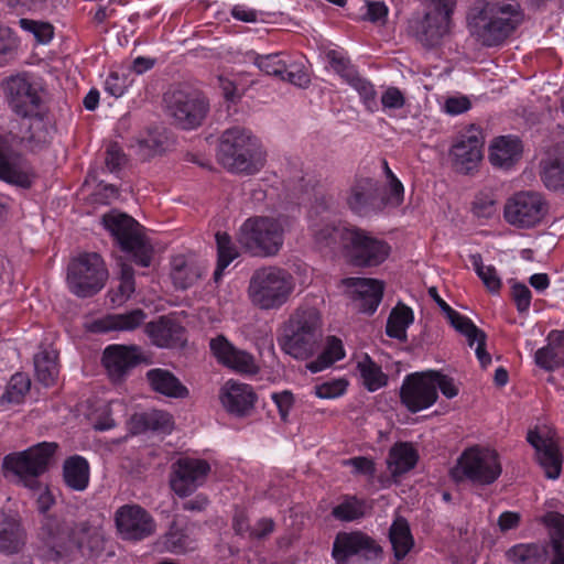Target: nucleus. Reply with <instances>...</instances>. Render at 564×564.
<instances>
[{
	"label": "nucleus",
	"instance_id": "obj_1",
	"mask_svg": "<svg viewBox=\"0 0 564 564\" xmlns=\"http://www.w3.org/2000/svg\"><path fill=\"white\" fill-rule=\"evenodd\" d=\"M523 21V12L514 1L487 2L467 14L469 35L481 46H499Z\"/></svg>",
	"mask_w": 564,
	"mask_h": 564
},
{
	"label": "nucleus",
	"instance_id": "obj_2",
	"mask_svg": "<svg viewBox=\"0 0 564 564\" xmlns=\"http://www.w3.org/2000/svg\"><path fill=\"white\" fill-rule=\"evenodd\" d=\"M292 224L293 219L286 215L252 216L241 224L237 240L252 256L274 257L282 249Z\"/></svg>",
	"mask_w": 564,
	"mask_h": 564
},
{
	"label": "nucleus",
	"instance_id": "obj_3",
	"mask_svg": "<svg viewBox=\"0 0 564 564\" xmlns=\"http://www.w3.org/2000/svg\"><path fill=\"white\" fill-rule=\"evenodd\" d=\"M262 144L249 130L240 127L227 129L219 144V160L230 172L252 175L265 163Z\"/></svg>",
	"mask_w": 564,
	"mask_h": 564
},
{
	"label": "nucleus",
	"instance_id": "obj_4",
	"mask_svg": "<svg viewBox=\"0 0 564 564\" xmlns=\"http://www.w3.org/2000/svg\"><path fill=\"white\" fill-rule=\"evenodd\" d=\"M295 290L294 276L284 268L264 265L250 276L247 296L260 311H278L284 306Z\"/></svg>",
	"mask_w": 564,
	"mask_h": 564
},
{
	"label": "nucleus",
	"instance_id": "obj_5",
	"mask_svg": "<svg viewBox=\"0 0 564 564\" xmlns=\"http://www.w3.org/2000/svg\"><path fill=\"white\" fill-rule=\"evenodd\" d=\"M321 317L315 308L297 310L283 328L280 345L295 359L306 360L319 348Z\"/></svg>",
	"mask_w": 564,
	"mask_h": 564
},
{
	"label": "nucleus",
	"instance_id": "obj_6",
	"mask_svg": "<svg viewBox=\"0 0 564 564\" xmlns=\"http://www.w3.org/2000/svg\"><path fill=\"white\" fill-rule=\"evenodd\" d=\"M102 225L131 261L143 268L151 265L153 247L137 220L113 210L102 216Z\"/></svg>",
	"mask_w": 564,
	"mask_h": 564
},
{
	"label": "nucleus",
	"instance_id": "obj_7",
	"mask_svg": "<svg viewBox=\"0 0 564 564\" xmlns=\"http://www.w3.org/2000/svg\"><path fill=\"white\" fill-rule=\"evenodd\" d=\"M499 454L486 446L475 445L463 451L449 475L456 482L468 480L476 485H491L501 475Z\"/></svg>",
	"mask_w": 564,
	"mask_h": 564
},
{
	"label": "nucleus",
	"instance_id": "obj_8",
	"mask_svg": "<svg viewBox=\"0 0 564 564\" xmlns=\"http://www.w3.org/2000/svg\"><path fill=\"white\" fill-rule=\"evenodd\" d=\"M57 447L54 442H43L25 451L9 454L3 458V468L15 476L24 487L31 490L40 489L39 477L48 469Z\"/></svg>",
	"mask_w": 564,
	"mask_h": 564
},
{
	"label": "nucleus",
	"instance_id": "obj_9",
	"mask_svg": "<svg viewBox=\"0 0 564 564\" xmlns=\"http://www.w3.org/2000/svg\"><path fill=\"white\" fill-rule=\"evenodd\" d=\"M108 278L102 258L96 252L82 253L74 258L67 268V286L78 297H89L98 293Z\"/></svg>",
	"mask_w": 564,
	"mask_h": 564
},
{
	"label": "nucleus",
	"instance_id": "obj_10",
	"mask_svg": "<svg viewBox=\"0 0 564 564\" xmlns=\"http://www.w3.org/2000/svg\"><path fill=\"white\" fill-rule=\"evenodd\" d=\"M167 115L185 130L195 129L205 119L209 105L204 95L189 86H181L164 96Z\"/></svg>",
	"mask_w": 564,
	"mask_h": 564
},
{
	"label": "nucleus",
	"instance_id": "obj_11",
	"mask_svg": "<svg viewBox=\"0 0 564 564\" xmlns=\"http://www.w3.org/2000/svg\"><path fill=\"white\" fill-rule=\"evenodd\" d=\"M333 234L340 236L343 247L354 264L358 267H377L390 256V245L366 230L352 227V229H332L330 235Z\"/></svg>",
	"mask_w": 564,
	"mask_h": 564
},
{
	"label": "nucleus",
	"instance_id": "obj_12",
	"mask_svg": "<svg viewBox=\"0 0 564 564\" xmlns=\"http://www.w3.org/2000/svg\"><path fill=\"white\" fill-rule=\"evenodd\" d=\"M549 214V203L535 191H520L505 203L503 218L517 229H532L540 226Z\"/></svg>",
	"mask_w": 564,
	"mask_h": 564
},
{
	"label": "nucleus",
	"instance_id": "obj_13",
	"mask_svg": "<svg viewBox=\"0 0 564 564\" xmlns=\"http://www.w3.org/2000/svg\"><path fill=\"white\" fill-rule=\"evenodd\" d=\"M4 93L10 108L20 118L45 112L41 89L26 74L8 78Z\"/></svg>",
	"mask_w": 564,
	"mask_h": 564
},
{
	"label": "nucleus",
	"instance_id": "obj_14",
	"mask_svg": "<svg viewBox=\"0 0 564 564\" xmlns=\"http://www.w3.org/2000/svg\"><path fill=\"white\" fill-rule=\"evenodd\" d=\"M484 138L478 128L470 126L454 139L448 152L453 167L463 174L471 173L482 160Z\"/></svg>",
	"mask_w": 564,
	"mask_h": 564
},
{
	"label": "nucleus",
	"instance_id": "obj_15",
	"mask_svg": "<svg viewBox=\"0 0 564 564\" xmlns=\"http://www.w3.org/2000/svg\"><path fill=\"white\" fill-rule=\"evenodd\" d=\"M209 471L210 465L207 460L181 457L172 466L171 489L178 497H188L206 481Z\"/></svg>",
	"mask_w": 564,
	"mask_h": 564
},
{
	"label": "nucleus",
	"instance_id": "obj_16",
	"mask_svg": "<svg viewBox=\"0 0 564 564\" xmlns=\"http://www.w3.org/2000/svg\"><path fill=\"white\" fill-rule=\"evenodd\" d=\"M434 384L431 370L408 375L400 390L402 403L413 413L431 408L438 397Z\"/></svg>",
	"mask_w": 564,
	"mask_h": 564
},
{
	"label": "nucleus",
	"instance_id": "obj_17",
	"mask_svg": "<svg viewBox=\"0 0 564 564\" xmlns=\"http://www.w3.org/2000/svg\"><path fill=\"white\" fill-rule=\"evenodd\" d=\"M120 536L127 541H141L156 530L153 517L139 505L121 506L115 513Z\"/></svg>",
	"mask_w": 564,
	"mask_h": 564
},
{
	"label": "nucleus",
	"instance_id": "obj_18",
	"mask_svg": "<svg viewBox=\"0 0 564 564\" xmlns=\"http://www.w3.org/2000/svg\"><path fill=\"white\" fill-rule=\"evenodd\" d=\"M430 295L437 303L440 308L446 315L451 325L464 335L470 347H475V354L482 368H486L491 362L490 355L486 351V335L480 330L468 317L459 314L453 310L436 292L435 289L430 290Z\"/></svg>",
	"mask_w": 564,
	"mask_h": 564
},
{
	"label": "nucleus",
	"instance_id": "obj_19",
	"mask_svg": "<svg viewBox=\"0 0 564 564\" xmlns=\"http://www.w3.org/2000/svg\"><path fill=\"white\" fill-rule=\"evenodd\" d=\"M380 551L375 540L362 532H340L335 538L332 555L336 564H347L351 556L372 558L377 557Z\"/></svg>",
	"mask_w": 564,
	"mask_h": 564
},
{
	"label": "nucleus",
	"instance_id": "obj_20",
	"mask_svg": "<svg viewBox=\"0 0 564 564\" xmlns=\"http://www.w3.org/2000/svg\"><path fill=\"white\" fill-rule=\"evenodd\" d=\"M209 348L216 360L239 373L254 375L259 367L254 357L236 348L224 335H218L209 341Z\"/></svg>",
	"mask_w": 564,
	"mask_h": 564
},
{
	"label": "nucleus",
	"instance_id": "obj_21",
	"mask_svg": "<svg viewBox=\"0 0 564 564\" xmlns=\"http://www.w3.org/2000/svg\"><path fill=\"white\" fill-rule=\"evenodd\" d=\"M218 398L229 414L239 417L247 415L257 400L251 386L236 380L226 381L219 390Z\"/></svg>",
	"mask_w": 564,
	"mask_h": 564
},
{
	"label": "nucleus",
	"instance_id": "obj_22",
	"mask_svg": "<svg viewBox=\"0 0 564 564\" xmlns=\"http://www.w3.org/2000/svg\"><path fill=\"white\" fill-rule=\"evenodd\" d=\"M341 283L357 303L359 311L371 314L377 310L383 294L382 282L376 279L347 278Z\"/></svg>",
	"mask_w": 564,
	"mask_h": 564
},
{
	"label": "nucleus",
	"instance_id": "obj_23",
	"mask_svg": "<svg viewBox=\"0 0 564 564\" xmlns=\"http://www.w3.org/2000/svg\"><path fill=\"white\" fill-rule=\"evenodd\" d=\"M141 359V350L135 345H110L102 355V364L113 381L121 380Z\"/></svg>",
	"mask_w": 564,
	"mask_h": 564
},
{
	"label": "nucleus",
	"instance_id": "obj_24",
	"mask_svg": "<svg viewBox=\"0 0 564 564\" xmlns=\"http://www.w3.org/2000/svg\"><path fill=\"white\" fill-rule=\"evenodd\" d=\"M0 178L21 187H29L32 184V173L30 166L21 156L12 152L8 140L1 134Z\"/></svg>",
	"mask_w": 564,
	"mask_h": 564
},
{
	"label": "nucleus",
	"instance_id": "obj_25",
	"mask_svg": "<svg viewBox=\"0 0 564 564\" xmlns=\"http://www.w3.org/2000/svg\"><path fill=\"white\" fill-rule=\"evenodd\" d=\"M527 440L535 449L536 459L544 469L545 476L550 479H557L562 469V455L556 444L535 431H530Z\"/></svg>",
	"mask_w": 564,
	"mask_h": 564
},
{
	"label": "nucleus",
	"instance_id": "obj_26",
	"mask_svg": "<svg viewBox=\"0 0 564 564\" xmlns=\"http://www.w3.org/2000/svg\"><path fill=\"white\" fill-rule=\"evenodd\" d=\"M14 137L30 151L42 149L50 141V131L44 113L21 118Z\"/></svg>",
	"mask_w": 564,
	"mask_h": 564
},
{
	"label": "nucleus",
	"instance_id": "obj_27",
	"mask_svg": "<svg viewBox=\"0 0 564 564\" xmlns=\"http://www.w3.org/2000/svg\"><path fill=\"white\" fill-rule=\"evenodd\" d=\"M348 207L359 216H368L382 209L377 203V183L365 178L356 182L346 198Z\"/></svg>",
	"mask_w": 564,
	"mask_h": 564
},
{
	"label": "nucleus",
	"instance_id": "obj_28",
	"mask_svg": "<svg viewBox=\"0 0 564 564\" xmlns=\"http://www.w3.org/2000/svg\"><path fill=\"white\" fill-rule=\"evenodd\" d=\"M145 332L153 345L161 348H173L185 343V329L170 317H160L147 324Z\"/></svg>",
	"mask_w": 564,
	"mask_h": 564
},
{
	"label": "nucleus",
	"instance_id": "obj_29",
	"mask_svg": "<svg viewBox=\"0 0 564 564\" xmlns=\"http://www.w3.org/2000/svg\"><path fill=\"white\" fill-rule=\"evenodd\" d=\"M452 18L424 11L415 26L417 40L425 46H436L449 33Z\"/></svg>",
	"mask_w": 564,
	"mask_h": 564
},
{
	"label": "nucleus",
	"instance_id": "obj_30",
	"mask_svg": "<svg viewBox=\"0 0 564 564\" xmlns=\"http://www.w3.org/2000/svg\"><path fill=\"white\" fill-rule=\"evenodd\" d=\"M145 314L142 310H132L124 314H109L87 325L93 333L131 332L143 324Z\"/></svg>",
	"mask_w": 564,
	"mask_h": 564
},
{
	"label": "nucleus",
	"instance_id": "obj_31",
	"mask_svg": "<svg viewBox=\"0 0 564 564\" xmlns=\"http://www.w3.org/2000/svg\"><path fill=\"white\" fill-rule=\"evenodd\" d=\"M205 267L194 254H177L171 260V278L177 289L186 290L203 275Z\"/></svg>",
	"mask_w": 564,
	"mask_h": 564
},
{
	"label": "nucleus",
	"instance_id": "obj_32",
	"mask_svg": "<svg viewBox=\"0 0 564 564\" xmlns=\"http://www.w3.org/2000/svg\"><path fill=\"white\" fill-rule=\"evenodd\" d=\"M535 362L545 370H553L564 365V330H551L546 345L535 351Z\"/></svg>",
	"mask_w": 564,
	"mask_h": 564
},
{
	"label": "nucleus",
	"instance_id": "obj_33",
	"mask_svg": "<svg viewBox=\"0 0 564 564\" xmlns=\"http://www.w3.org/2000/svg\"><path fill=\"white\" fill-rule=\"evenodd\" d=\"M147 379L153 391L174 399L188 397V389L171 371L162 368L150 369Z\"/></svg>",
	"mask_w": 564,
	"mask_h": 564
},
{
	"label": "nucleus",
	"instance_id": "obj_34",
	"mask_svg": "<svg viewBox=\"0 0 564 564\" xmlns=\"http://www.w3.org/2000/svg\"><path fill=\"white\" fill-rule=\"evenodd\" d=\"M356 370L362 387L369 392L378 391L388 384V375L368 354L356 356Z\"/></svg>",
	"mask_w": 564,
	"mask_h": 564
},
{
	"label": "nucleus",
	"instance_id": "obj_35",
	"mask_svg": "<svg viewBox=\"0 0 564 564\" xmlns=\"http://www.w3.org/2000/svg\"><path fill=\"white\" fill-rule=\"evenodd\" d=\"M522 145L518 138L499 137L490 145L489 160L492 165L509 167L519 160Z\"/></svg>",
	"mask_w": 564,
	"mask_h": 564
},
{
	"label": "nucleus",
	"instance_id": "obj_36",
	"mask_svg": "<svg viewBox=\"0 0 564 564\" xmlns=\"http://www.w3.org/2000/svg\"><path fill=\"white\" fill-rule=\"evenodd\" d=\"M24 544V531L14 516L0 512V551L15 553Z\"/></svg>",
	"mask_w": 564,
	"mask_h": 564
},
{
	"label": "nucleus",
	"instance_id": "obj_37",
	"mask_svg": "<svg viewBox=\"0 0 564 564\" xmlns=\"http://www.w3.org/2000/svg\"><path fill=\"white\" fill-rule=\"evenodd\" d=\"M419 454L412 444L400 442L394 444L388 456V469L393 476L402 475L413 469L417 463Z\"/></svg>",
	"mask_w": 564,
	"mask_h": 564
},
{
	"label": "nucleus",
	"instance_id": "obj_38",
	"mask_svg": "<svg viewBox=\"0 0 564 564\" xmlns=\"http://www.w3.org/2000/svg\"><path fill=\"white\" fill-rule=\"evenodd\" d=\"M89 464L78 455L64 462L63 478L65 484L75 491H84L89 485Z\"/></svg>",
	"mask_w": 564,
	"mask_h": 564
},
{
	"label": "nucleus",
	"instance_id": "obj_39",
	"mask_svg": "<svg viewBox=\"0 0 564 564\" xmlns=\"http://www.w3.org/2000/svg\"><path fill=\"white\" fill-rule=\"evenodd\" d=\"M332 229H352V227H345L335 225L326 218L315 219L311 215L310 231L313 239L319 248H335L337 245L343 246V240L339 235H330Z\"/></svg>",
	"mask_w": 564,
	"mask_h": 564
},
{
	"label": "nucleus",
	"instance_id": "obj_40",
	"mask_svg": "<svg viewBox=\"0 0 564 564\" xmlns=\"http://www.w3.org/2000/svg\"><path fill=\"white\" fill-rule=\"evenodd\" d=\"M134 291V271L129 264L122 262L120 263L118 284L108 292L109 302L112 306H121L132 296Z\"/></svg>",
	"mask_w": 564,
	"mask_h": 564
},
{
	"label": "nucleus",
	"instance_id": "obj_41",
	"mask_svg": "<svg viewBox=\"0 0 564 564\" xmlns=\"http://www.w3.org/2000/svg\"><path fill=\"white\" fill-rule=\"evenodd\" d=\"M344 82L349 85L359 96L366 110L375 112L378 110L377 91L373 84L360 76L357 70L345 73Z\"/></svg>",
	"mask_w": 564,
	"mask_h": 564
},
{
	"label": "nucleus",
	"instance_id": "obj_42",
	"mask_svg": "<svg viewBox=\"0 0 564 564\" xmlns=\"http://www.w3.org/2000/svg\"><path fill=\"white\" fill-rule=\"evenodd\" d=\"M36 379L45 387L55 383L58 377L57 352L53 349H44L34 357Z\"/></svg>",
	"mask_w": 564,
	"mask_h": 564
},
{
	"label": "nucleus",
	"instance_id": "obj_43",
	"mask_svg": "<svg viewBox=\"0 0 564 564\" xmlns=\"http://www.w3.org/2000/svg\"><path fill=\"white\" fill-rule=\"evenodd\" d=\"M390 542L394 551V556L398 560L408 555L414 542L406 520L402 518L394 520L390 528Z\"/></svg>",
	"mask_w": 564,
	"mask_h": 564
},
{
	"label": "nucleus",
	"instance_id": "obj_44",
	"mask_svg": "<svg viewBox=\"0 0 564 564\" xmlns=\"http://www.w3.org/2000/svg\"><path fill=\"white\" fill-rule=\"evenodd\" d=\"M413 311L405 305H398L392 310L387 322L386 332L391 338L406 339V329L413 323Z\"/></svg>",
	"mask_w": 564,
	"mask_h": 564
},
{
	"label": "nucleus",
	"instance_id": "obj_45",
	"mask_svg": "<svg viewBox=\"0 0 564 564\" xmlns=\"http://www.w3.org/2000/svg\"><path fill=\"white\" fill-rule=\"evenodd\" d=\"M509 562L513 564H539L546 558V549L536 543L518 544L506 553Z\"/></svg>",
	"mask_w": 564,
	"mask_h": 564
},
{
	"label": "nucleus",
	"instance_id": "obj_46",
	"mask_svg": "<svg viewBox=\"0 0 564 564\" xmlns=\"http://www.w3.org/2000/svg\"><path fill=\"white\" fill-rule=\"evenodd\" d=\"M345 350L340 339L336 337H328L326 346L321 355L313 361L306 365V368L312 372L316 373L332 366L334 362L343 359Z\"/></svg>",
	"mask_w": 564,
	"mask_h": 564
},
{
	"label": "nucleus",
	"instance_id": "obj_47",
	"mask_svg": "<svg viewBox=\"0 0 564 564\" xmlns=\"http://www.w3.org/2000/svg\"><path fill=\"white\" fill-rule=\"evenodd\" d=\"M216 243H217V267L214 272V279L218 282L225 269L239 257V251L236 245L231 241V238L226 232H217L216 234Z\"/></svg>",
	"mask_w": 564,
	"mask_h": 564
},
{
	"label": "nucleus",
	"instance_id": "obj_48",
	"mask_svg": "<svg viewBox=\"0 0 564 564\" xmlns=\"http://www.w3.org/2000/svg\"><path fill=\"white\" fill-rule=\"evenodd\" d=\"M551 528V541L553 558L551 564H564V516L561 513H550L546 517Z\"/></svg>",
	"mask_w": 564,
	"mask_h": 564
},
{
	"label": "nucleus",
	"instance_id": "obj_49",
	"mask_svg": "<svg viewBox=\"0 0 564 564\" xmlns=\"http://www.w3.org/2000/svg\"><path fill=\"white\" fill-rule=\"evenodd\" d=\"M164 546L171 553L182 554L195 549V540L188 529L173 525L164 536Z\"/></svg>",
	"mask_w": 564,
	"mask_h": 564
},
{
	"label": "nucleus",
	"instance_id": "obj_50",
	"mask_svg": "<svg viewBox=\"0 0 564 564\" xmlns=\"http://www.w3.org/2000/svg\"><path fill=\"white\" fill-rule=\"evenodd\" d=\"M470 264L478 275V278L482 281L484 285L491 293H496L501 288V279L496 270V268L491 264H484L482 257L479 253H474L469 256Z\"/></svg>",
	"mask_w": 564,
	"mask_h": 564
},
{
	"label": "nucleus",
	"instance_id": "obj_51",
	"mask_svg": "<svg viewBox=\"0 0 564 564\" xmlns=\"http://www.w3.org/2000/svg\"><path fill=\"white\" fill-rule=\"evenodd\" d=\"M366 512V503L354 496H348L340 503L333 508L332 514L340 521H354L361 518Z\"/></svg>",
	"mask_w": 564,
	"mask_h": 564
},
{
	"label": "nucleus",
	"instance_id": "obj_52",
	"mask_svg": "<svg viewBox=\"0 0 564 564\" xmlns=\"http://www.w3.org/2000/svg\"><path fill=\"white\" fill-rule=\"evenodd\" d=\"M31 381L28 375L18 372L13 375L1 397V403H20L29 392Z\"/></svg>",
	"mask_w": 564,
	"mask_h": 564
},
{
	"label": "nucleus",
	"instance_id": "obj_53",
	"mask_svg": "<svg viewBox=\"0 0 564 564\" xmlns=\"http://www.w3.org/2000/svg\"><path fill=\"white\" fill-rule=\"evenodd\" d=\"M19 26L34 36L37 44L46 45L54 37V26L46 21L21 18Z\"/></svg>",
	"mask_w": 564,
	"mask_h": 564
},
{
	"label": "nucleus",
	"instance_id": "obj_54",
	"mask_svg": "<svg viewBox=\"0 0 564 564\" xmlns=\"http://www.w3.org/2000/svg\"><path fill=\"white\" fill-rule=\"evenodd\" d=\"M19 45L20 41L15 32L0 22V67L14 56Z\"/></svg>",
	"mask_w": 564,
	"mask_h": 564
},
{
	"label": "nucleus",
	"instance_id": "obj_55",
	"mask_svg": "<svg viewBox=\"0 0 564 564\" xmlns=\"http://www.w3.org/2000/svg\"><path fill=\"white\" fill-rule=\"evenodd\" d=\"M133 147L140 156L148 159L163 151V137L156 131H149L145 137L137 139Z\"/></svg>",
	"mask_w": 564,
	"mask_h": 564
},
{
	"label": "nucleus",
	"instance_id": "obj_56",
	"mask_svg": "<svg viewBox=\"0 0 564 564\" xmlns=\"http://www.w3.org/2000/svg\"><path fill=\"white\" fill-rule=\"evenodd\" d=\"M542 180L550 189L564 191V161L545 163L542 172Z\"/></svg>",
	"mask_w": 564,
	"mask_h": 564
},
{
	"label": "nucleus",
	"instance_id": "obj_57",
	"mask_svg": "<svg viewBox=\"0 0 564 564\" xmlns=\"http://www.w3.org/2000/svg\"><path fill=\"white\" fill-rule=\"evenodd\" d=\"M254 64L261 72L268 75L284 78V73H286V62L278 53L257 56Z\"/></svg>",
	"mask_w": 564,
	"mask_h": 564
},
{
	"label": "nucleus",
	"instance_id": "obj_58",
	"mask_svg": "<svg viewBox=\"0 0 564 564\" xmlns=\"http://www.w3.org/2000/svg\"><path fill=\"white\" fill-rule=\"evenodd\" d=\"M348 388L345 378L332 379L314 387V394L319 399H337L344 395Z\"/></svg>",
	"mask_w": 564,
	"mask_h": 564
},
{
	"label": "nucleus",
	"instance_id": "obj_59",
	"mask_svg": "<svg viewBox=\"0 0 564 564\" xmlns=\"http://www.w3.org/2000/svg\"><path fill=\"white\" fill-rule=\"evenodd\" d=\"M404 198V187L399 178H393L387 183L386 195L380 203L383 207L386 205L398 207L402 204Z\"/></svg>",
	"mask_w": 564,
	"mask_h": 564
},
{
	"label": "nucleus",
	"instance_id": "obj_60",
	"mask_svg": "<svg viewBox=\"0 0 564 564\" xmlns=\"http://www.w3.org/2000/svg\"><path fill=\"white\" fill-rule=\"evenodd\" d=\"M383 110H399L405 105L404 94L397 87H388L380 98Z\"/></svg>",
	"mask_w": 564,
	"mask_h": 564
},
{
	"label": "nucleus",
	"instance_id": "obj_61",
	"mask_svg": "<svg viewBox=\"0 0 564 564\" xmlns=\"http://www.w3.org/2000/svg\"><path fill=\"white\" fill-rule=\"evenodd\" d=\"M127 86V78L118 72H110L104 84L105 91L115 98L121 97Z\"/></svg>",
	"mask_w": 564,
	"mask_h": 564
},
{
	"label": "nucleus",
	"instance_id": "obj_62",
	"mask_svg": "<svg viewBox=\"0 0 564 564\" xmlns=\"http://www.w3.org/2000/svg\"><path fill=\"white\" fill-rule=\"evenodd\" d=\"M424 11L452 18L457 0H420Z\"/></svg>",
	"mask_w": 564,
	"mask_h": 564
},
{
	"label": "nucleus",
	"instance_id": "obj_63",
	"mask_svg": "<svg viewBox=\"0 0 564 564\" xmlns=\"http://www.w3.org/2000/svg\"><path fill=\"white\" fill-rule=\"evenodd\" d=\"M473 212L478 217L489 218L496 212L495 199L490 195L480 194L473 202Z\"/></svg>",
	"mask_w": 564,
	"mask_h": 564
},
{
	"label": "nucleus",
	"instance_id": "obj_64",
	"mask_svg": "<svg viewBox=\"0 0 564 564\" xmlns=\"http://www.w3.org/2000/svg\"><path fill=\"white\" fill-rule=\"evenodd\" d=\"M431 376L433 377V382L435 383L434 389L436 391L440 389L441 392L448 399H452L458 394V389L452 378L433 370H431Z\"/></svg>",
	"mask_w": 564,
	"mask_h": 564
}]
</instances>
